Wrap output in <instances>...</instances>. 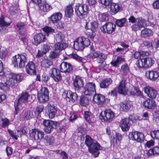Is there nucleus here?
<instances>
[{"label": "nucleus", "mask_w": 159, "mask_h": 159, "mask_svg": "<svg viewBox=\"0 0 159 159\" xmlns=\"http://www.w3.org/2000/svg\"><path fill=\"white\" fill-rule=\"evenodd\" d=\"M152 35V30L149 29L147 28L141 31L142 36L144 38L150 36Z\"/></svg>", "instance_id": "obj_44"}, {"label": "nucleus", "mask_w": 159, "mask_h": 159, "mask_svg": "<svg viewBox=\"0 0 159 159\" xmlns=\"http://www.w3.org/2000/svg\"><path fill=\"white\" fill-rule=\"evenodd\" d=\"M112 82V80L109 78L103 79L100 83V87L101 88H107L111 84Z\"/></svg>", "instance_id": "obj_32"}, {"label": "nucleus", "mask_w": 159, "mask_h": 159, "mask_svg": "<svg viewBox=\"0 0 159 159\" xmlns=\"http://www.w3.org/2000/svg\"><path fill=\"white\" fill-rule=\"evenodd\" d=\"M60 51L55 49L50 52L49 57L50 58L53 59L58 57L60 54Z\"/></svg>", "instance_id": "obj_47"}, {"label": "nucleus", "mask_w": 159, "mask_h": 159, "mask_svg": "<svg viewBox=\"0 0 159 159\" xmlns=\"http://www.w3.org/2000/svg\"><path fill=\"white\" fill-rule=\"evenodd\" d=\"M120 74L122 75H127L129 72V67L128 65L125 63L122 65L120 67Z\"/></svg>", "instance_id": "obj_33"}, {"label": "nucleus", "mask_w": 159, "mask_h": 159, "mask_svg": "<svg viewBox=\"0 0 159 159\" xmlns=\"http://www.w3.org/2000/svg\"><path fill=\"white\" fill-rule=\"evenodd\" d=\"M121 139V135L119 133H116L115 137H113L111 141V145H112L114 146H116L117 144L120 143Z\"/></svg>", "instance_id": "obj_37"}, {"label": "nucleus", "mask_w": 159, "mask_h": 159, "mask_svg": "<svg viewBox=\"0 0 159 159\" xmlns=\"http://www.w3.org/2000/svg\"><path fill=\"white\" fill-rule=\"evenodd\" d=\"M90 29L91 31L96 32L98 29V23L96 21H93L90 23Z\"/></svg>", "instance_id": "obj_52"}, {"label": "nucleus", "mask_w": 159, "mask_h": 159, "mask_svg": "<svg viewBox=\"0 0 159 159\" xmlns=\"http://www.w3.org/2000/svg\"><path fill=\"white\" fill-rule=\"evenodd\" d=\"M34 132H33L32 134H31L32 136H33V133L36 134H37V138L38 139H42L44 137V133L41 130H36V131Z\"/></svg>", "instance_id": "obj_54"}, {"label": "nucleus", "mask_w": 159, "mask_h": 159, "mask_svg": "<svg viewBox=\"0 0 159 159\" xmlns=\"http://www.w3.org/2000/svg\"><path fill=\"white\" fill-rule=\"evenodd\" d=\"M100 119L102 121L110 123L114 116V113L110 109H106L100 115Z\"/></svg>", "instance_id": "obj_8"}, {"label": "nucleus", "mask_w": 159, "mask_h": 159, "mask_svg": "<svg viewBox=\"0 0 159 159\" xmlns=\"http://www.w3.org/2000/svg\"><path fill=\"white\" fill-rule=\"evenodd\" d=\"M44 141L47 145H52L54 143V138L52 136H46L44 139Z\"/></svg>", "instance_id": "obj_42"}, {"label": "nucleus", "mask_w": 159, "mask_h": 159, "mask_svg": "<svg viewBox=\"0 0 159 159\" xmlns=\"http://www.w3.org/2000/svg\"><path fill=\"white\" fill-rule=\"evenodd\" d=\"M11 23L10 22H7L5 20L3 17L0 18V33H2L4 29H5L4 26H7L9 25Z\"/></svg>", "instance_id": "obj_40"}, {"label": "nucleus", "mask_w": 159, "mask_h": 159, "mask_svg": "<svg viewBox=\"0 0 159 159\" xmlns=\"http://www.w3.org/2000/svg\"><path fill=\"white\" fill-rule=\"evenodd\" d=\"M144 68H148L151 67L155 63V60L152 58L147 57L143 58Z\"/></svg>", "instance_id": "obj_27"}, {"label": "nucleus", "mask_w": 159, "mask_h": 159, "mask_svg": "<svg viewBox=\"0 0 159 159\" xmlns=\"http://www.w3.org/2000/svg\"><path fill=\"white\" fill-rule=\"evenodd\" d=\"M26 25V23L24 22H22L21 21H19L16 24V26L19 29H22Z\"/></svg>", "instance_id": "obj_64"}, {"label": "nucleus", "mask_w": 159, "mask_h": 159, "mask_svg": "<svg viewBox=\"0 0 159 159\" xmlns=\"http://www.w3.org/2000/svg\"><path fill=\"white\" fill-rule=\"evenodd\" d=\"M92 53V57L94 59L96 58V61L98 63H104L107 58V54L100 51H93Z\"/></svg>", "instance_id": "obj_10"}, {"label": "nucleus", "mask_w": 159, "mask_h": 159, "mask_svg": "<svg viewBox=\"0 0 159 159\" xmlns=\"http://www.w3.org/2000/svg\"><path fill=\"white\" fill-rule=\"evenodd\" d=\"M84 118L89 123L91 124L93 122V115L90 112L88 111H84Z\"/></svg>", "instance_id": "obj_36"}, {"label": "nucleus", "mask_w": 159, "mask_h": 159, "mask_svg": "<svg viewBox=\"0 0 159 159\" xmlns=\"http://www.w3.org/2000/svg\"><path fill=\"white\" fill-rule=\"evenodd\" d=\"M128 90L125 87V82L124 80H121L119 83L118 88V92L120 94L125 95L128 92Z\"/></svg>", "instance_id": "obj_25"}, {"label": "nucleus", "mask_w": 159, "mask_h": 159, "mask_svg": "<svg viewBox=\"0 0 159 159\" xmlns=\"http://www.w3.org/2000/svg\"><path fill=\"white\" fill-rule=\"evenodd\" d=\"M52 64V61L49 59H44L41 61L42 67L45 68H48Z\"/></svg>", "instance_id": "obj_39"}, {"label": "nucleus", "mask_w": 159, "mask_h": 159, "mask_svg": "<svg viewBox=\"0 0 159 159\" xmlns=\"http://www.w3.org/2000/svg\"><path fill=\"white\" fill-rule=\"evenodd\" d=\"M68 126L66 124L62 125L59 127L58 131L60 132L65 133L66 130L68 129Z\"/></svg>", "instance_id": "obj_60"}, {"label": "nucleus", "mask_w": 159, "mask_h": 159, "mask_svg": "<svg viewBox=\"0 0 159 159\" xmlns=\"http://www.w3.org/2000/svg\"><path fill=\"white\" fill-rule=\"evenodd\" d=\"M21 81L20 75L11 73L9 74V77L7 78L6 82L1 84V88L6 92L8 91L9 87H13L17 82Z\"/></svg>", "instance_id": "obj_2"}, {"label": "nucleus", "mask_w": 159, "mask_h": 159, "mask_svg": "<svg viewBox=\"0 0 159 159\" xmlns=\"http://www.w3.org/2000/svg\"><path fill=\"white\" fill-rule=\"evenodd\" d=\"M60 42H58L55 44V49L59 51L60 52L61 51L65 49L67 47V45L66 43Z\"/></svg>", "instance_id": "obj_43"}, {"label": "nucleus", "mask_w": 159, "mask_h": 159, "mask_svg": "<svg viewBox=\"0 0 159 159\" xmlns=\"http://www.w3.org/2000/svg\"><path fill=\"white\" fill-rule=\"evenodd\" d=\"M150 134L153 139H159V130H154L151 131Z\"/></svg>", "instance_id": "obj_55"}, {"label": "nucleus", "mask_w": 159, "mask_h": 159, "mask_svg": "<svg viewBox=\"0 0 159 159\" xmlns=\"http://www.w3.org/2000/svg\"><path fill=\"white\" fill-rule=\"evenodd\" d=\"M73 84L75 91L79 93L84 86V82L81 77L76 76L73 80Z\"/></svg>", "instance_id": "obj_14"}, {"label": "nucleus", "mask_w": 159, "mask_h": 159, "mask_svg": "<svg viewBox=\"0 0 159 159\" xmlns=\"http://www.w3.org/2000/svg\"><path fill=\"white\" fill-rule=\"evenodd\" d=\"M72 57L80 62H82L83 60V58L82 57L79 56L76 54H73L72 55Z\"/></svg>", "instance_id": "obj_63"}, {"label": "nucleus", "mask_w": 159, "mask_h": 159, "mask_svg": "<svg viewBox=\"0 0 159 159\" xmlns=\"http://www.w3.org/2000/svg\"><path fill=\"white\" fill-rule=\"evenodd\" d=\"M159 155V147L156 146L152 149H150L147 153V155L148 157L152 156H156Z\"/></svg>", "instance_id": "obj_34"}, {"label": "nucleus", "mask_w": 159, "mask_h": 159, "mask_svg": "<svg viewBox=\"0 0 159 159\" xmlns=\"http://www.w3.org/2000/svg\"><path fill=\"white\" fill-rule=\"evenodd\" d=\"M89 100L85 96L82 95L80 97L79 103L82 106L86 107L89 104Z\"/></svg>", "instance_id": "obj_38"}, {"label": "nucleus", "mask_w": 159, "mask_h": 159, "mask_svg": "<svg viewBox=\"0 0 159 159\" xmlns=\"http://www.w3.org/2000/svg\"><path fill=\"white\" fill-rule=\"evenodd\" d=\"M126 20V18H123L121 19L116 20L115 23L118 26L121 27L124 25Z\"/></svg>", "instance_id": "obj_51"}, {"label": "nucleus", "mask_w": 159, "mask_h": 159, "mask_svg": "<svg viewBox=\"0 0 159 159\" xmlns=\"http://www.w3.org/2000/svg\"><path fill=\"white\" fill-rule=\"evenodd\" d=\"M74 9L75 15L80 19L86 18L89 11V6L86 4L77 3Z\"/></svg>", "instance_id": "obj_3"}, {"label": "nucleus", "mask_w": 159, "mask_h": 159, "mask_svg": "<svg viewBox=\"0 0 159 159\" xmlns=\"http://www.w3.org/2000/svg\"><path fill=\"white\" fill-rule=\"evenodd\" d=\"M46 107L48 113V116L50 119L54 118L57 112V107L54 105L51 104L49 102L48 103Z\"/></svg>", "instance_id": "obj_16"}, {"label": "nucleus", "mask_w": 159, "mask_h": 159, "mask_svg": "<svg viewBox=\"0 0 159 159\" xmlns=\"http://www.w3.org/2000/svg\"><path fill=\"white\" fill-rule=\"evenodd\" d=\"M108 16L107 13H100L99 14L98 19L102 22L106 21L108 19Z\"/></svg>", "instance_id": "obj_45"}, {"label": "nucleus", "mask_w": 159, "mask_h": 159, "mask_svg": "<svg viewBox=\"0 0 159 159\" xmlns=\"http://www.w3.org/2000/svg\"><path fill=\"white\" fill-rule=\"evenodd\" d=\"M128 137L129 139L136 141L140 143L142 142L144 139V135L143 133L136 131H132L130 132Z\"/></svg>", "instance_id": "obj_12"}, {"label": "nucleus", "mask_w": 159, "mask_h": 159, "mask_svg": "<svg viewBox=\"0 0 159 159\" xmlns=\"http://www.w3.org/2000/svg\"><path fill=\"white\" fill-rule=\"evenodd\" d=\"M44 109V106L42 105H38L35 108V113L37 116L43 111Z\"/></svg>", "instance_id": "obj_53"}, {"label": "nucleus", "mask_w": 159, "mask_h": 159, "mask_svg": "<svg viewBox=\"0 0 159 159\" xmlns=\"http://www.w3.org/2000/svg\"><path fill=\"white\" fill-rule=\"evenodd\" d=\"M125 62V59L122 56H118L115 61H112L110 64L113 67H117L120 64Z\"/></svg>", "instance_id": "obj_30"}, {"label": "nucleus", "mask_w": 159, "mask_h": 159, "mask_svg": "<svg viewBox=\"0 0 159 159\" xmlns=\"http://www.w3.org/2000/svg\"><path fill=\"white\" fill-rule=\"evenodd\" d=\"M133 90L129 92V95L131 96H139L140 95L141 91L138 87H134Z\"/></svg>", "instance_id": "obj_48"}, {"label": "nucleus", "mask_w": 159, "mask_h": 159, "mask_svg": "<svg viewBox=\"0 0 159 159\" xmlns=\"http://www.w3.org/2000/svg\"><path fill=\"white\" fill-rule=\"evenodd\" d=\"M38 6L40 10L43 11L44 12H48L52 9L51 6L46 2H44L41 4H39Z\"/></svg>", "instance_id": "obj_35"}, {"label": "nucleus", "mask_w": 159, "mask_h": 159, "mask_svg": "<svg viewBox=\"0 0 159 159\" xmlns=\"http://www.w3.org/2000/svg\"><path fill=\"white\" fill-rule=\"evenodd\" d=\"M29 96L28 93L27 92L22 93L18 99L17 102H18V104L27 103Z\"/></svg>", "instance_id": "obj_31"}, {"label": "nucleus", "mask_w": 159, "mask_h": 159, "mask_svg": "<svg viewBox=\"0 0 159 159\" xmlns=\"http://www.w3.org/2000/svg\"><path fill=\"white\" fill-rule=\"evenodd\" d=\"M83 92L86 95L94 94L96 93L95 85L94 83H87L84 87Z\"/></svg>", "instance_id": "obj_15"}, {"label": "nucleus", "mask_w": 159, "mask_h": 159, "mask_svg": "<svg viewBox=\"0 0 159 159\" xmlns=\"http://www.w3.org/2000/svg\"><path fill=\"white\" fill-rule=\"evenodd\" d=\"M62 17V14L60 12L53 13L48 18V20L50 23H57L60 21Z\"/></svg>", "instance_id": "obj_20"}, {"label": "nucleus", "mask_w": 159, "mask_h": 159, "mask_svg": "<svg viewBox=\"0 0 159 159\" xmlns=\"http://www.w3.org/2000/svg\"><path fill=\"white\" fill-rule=\"evenodd\" d=\"M73 4L71 3L66 6L65 9V16L67 18H70L73 15V8L72 7Z\"/></svg>", "instance_id": "obj_29"}, {"label": "nucleus", "mask_w": 159, "mask_h": 159, "mask_svg": "<svg viewBox=\"0 0 159 159\" xmlns=\"http://www.w3.org/2000/svg\"><path fill=\"white\" fill-rule=\"evenodd\" d=\"M144 91L148 97L152 98L156 97L157 94V91L152 87L147 86L144 88Z\"/></svg>", "instance_id": "obj_18"}, {"label": "nucleus", "mask_w": 159, "mask_h": 159, "mask_svg": "<svg viewBox=\"0 0 159 159\" xmlns=\"http://www.w3.org/2000/svg\"><path fill=\"white\" fill-rule=\"evenodd\" d=\"M130 101H127L121 103L120 107L123 111L127 112L129 110L130 108Z\"/></svg>", "instance_id": "obj_41"}, {"label": "nucleus", "mask_w": 159, "mask_h": 159, "mask_svg": "<svg viewBox=\"0 0 159 159\" xmlns=\"http://www.w3.org/2000/svg\"><path fill=\"white\" fill-rule=\"evenodd\" d=\"M85 143L88 147L89 151L95 157L98 156L100 152H99L102 148V147L98 142L93 143V140L89 135H86Z\"/></svg>", "instance_id": "obj_1"}, {"label": "nucleus", "mask_w": 159, "mask_h": 159, "mask_svg": "<svg viewBox=\"0 0 159 159\" xmlns=\"http://www.w3.org/2000/svg\"><path fill=\"white\" fill-rule=\"evenodd\" d=\"M136 65L139 68H144L143 59L138 60L136 62Z\"/></svg>", "instance_id": "obj_61"}, {"label": "nucleus", "mask_w": 159, "mask_h": 159, "mask_svg": "<svg viewBox=\"0 0 159 159\" xmlns=\"http://www.w3.org/2000/svg\"><path fill=\"white\" fill-rule=\"evenodd\" d=\"M145 76L150 80H155L158 77L159 73L156 71L148 70L146 72Z\"/></svg>", "instance_id": "obj_28"}, {"label": "nucleus", "mask_w": 159, "mask_h": 159, "mask_svg": "<svg viewBox=\"0 0 159 159\" xmlns=\"http://www.w3.org/2000/svg\"><path fill=\"white\" fill-rule=\"evenodd\" d=\"M43 123L44 126V131L48 134L51 133L53 129H56L59 124L58 122L49 120H44Z\"/></svg>", "instance_id": "obj_7"}, {"label": "nucleus", "mask_w": 159, "mask_h": 159, "mask_svg": "<svg viewBox=\"0 0 159 159\" xmlns=\"http://www.w3.org/2000/svg\"><path fill=\"white\" fill-rule=\"evenodd\" d=\"M43 30L48 36L55 32V30L52 28L48 26H45L42 28Z\"/></svg>", "instance_id": "obj_49"}, {"label": "nucleus", "mask_w": 159, "mask_h": 159, "mask_svg": "<svg viewBox=\"0 0 159 159\" xmlns=\"http://www.w3.org/2000/svg\"><path fill=\"white\" fill-rule=\"evenodd\" d=\"M50 49V46L47 44H44L42 50L45 53Z\"/></svg>", "instance_id": "obj_62"}, {"label": "nucleus", "mask_w": 159, "mask_h": 159, "mask_svg": "<svg viewBox=\"0 0 159 159\" xmlns=\"http://www.w3.org/2000/svg\"><path fill=\"white\" fill-rule=\"evenodd\" d=\"M115 25L111 22H106L100 27L101 31L104 34H111L115 31Z\"/></svg>", "instance_id": "obj_9"}, {"label": "nucleus", "mask_w": 159, "mask_h": 159, "mask_svg": "<svg viewBox=\"0 0 159 159\" xmlns=\"http://www.w3.org/2000/svg\"><path fill=\"white\" fill-rule=\"evenodd\" d=\"M34 44L36 45L44 42L46 40L45 34L42 33L36 34L34 37Z\"/></svg>", "instance_id": "obj_21"}, {"label": "nucleus", "mask_w": 159, "mask_h": 159, "mask_svg": "<svg viewBox=\"0 0 159 159\" xmlns=\"http://www.w3.org/2000/svg\"><path fill=\"white\" fill-rule=\"evenodd\" d=\"M99 2L106 6H110L112 3L111 0H99Z\"/></svg>", "instance_id": "obj_59"}, {"label": "nucleus", "mask_w": 159, "mask_h": 159, "mask_svg": "<svg viewBox=\"0 0 159 159\" xmlns=\"http://www.w3.org/2000/svg\"><path fill=\"white\" fill-rule=\"evenodd\" d=\"M143 105L148 109H154L155 108L156 103L155 101L153 99L148 98L143 103Z\"/></svg>", "instance_id": "obj_24"}, {"label": "nucleus", "mask_w": 159, "mask_h": 159, "mask_svg": "<svg viewBox=\"0 0 159 159\" xmlns=\"http://www.w3.org/2000/svg\"><path fill=\"white\" fill-rule=\"evenodd\" d=\"M60 71L64 73H70L73 70L72 65L70 63L63 62L60 65Z\"/></svg>", "instance_id": "obj_19"}, {"label": "nucleus", "mask_w": 159, "mask_h": 159, "mask_svg": "<svg viewBox=\"0 0 159 159\" xmlns=\"http://www.w3.org/2000/svg\"><path fill=\"white\" fill-rule=\"evenodd\" d=\"M78 96L75 93L72 92L70 102L74 103L78 99Z\"/></svg>", "instance_id": "obj_56"}, {"label": "nucleus", "mask_w": 159, "mask_h": 159, "mask_svg": "<svg viewBox=\"0 0 159 159\" xmlns=\"http://www.w3.org/2000/svg\"><path fill=\"white\" fill-rule=\"evenodd\" d=\"M51 77L56 81L58 82L61 79L59 70L56 68H52L51 70Z\"/></svg>", "instance_id": "obj_22"}, {"label": "nucleus", "mask_w": 159, "mask_h": 159, "mask_svg": "<svg viewBox=\"0 0 159 159\" xmlns=\"http://www.w3.org/2000/svg\"><path fill=\"white\" fill-rule=\"evenodd\" d=\"M33 117V112L30 110H28L24 114V118L25 120H27L32 118Z\"/></svg>", "instance_id": "obj_50"}, {"label": "nucleus", "mask_w": 159, "mask_h": 159, "mask_svg": "<svg viewBox=\"0 0 159 159\" xmlns=\"http://www.w3.org/2000/svg\"><path fill=\"white\" fill-rule=\"evenodd\" d=\"M90 42L89 39L83 37H78L74 41V48L78 50H81L90 44Z\"/></svg>", "instance_id": "obj_5"}, {"label": "nucleus", "mask_w": 159, "mask_h": 159, "mask_svg": "<svg viewBox=\"0 0 159 159\" xmlns=\"http://www.w3.org/2000/svg\"><path fill=\"white\" fill-rule=\"evenodd\" d=\"M1 120L2 121V127L3 128L7 127L10 124V121L7 118L2 119Z\"/></svg>", "instance_id": "obj_57"}, {"label": "nucleus", "mask_w": 159, "mask_h": 159, "mask_svg": "<svg viewBox=\"0 0 159 159\" xmlns=\"http://www.w3.org/2000/svg\"><path fill=\"white\" fill-rule=\"evenodd\" d=\"M133 116L130 115L128 118H124L121 120L120 127L123 132H125L129 130L131 125V122L133 121Z\"/></svg>", "instance_id": "obj_13"}, {"label": "nucleus", "mask_w": 159, "mask_h": 159, "mask_svg": "<svg viewBox=\"0 0 159 159\" xmlns=\"http://www.w3.org/2000/svg\"><path fill=\"white\" fill-rule=\"evenodd\" d=\"M121 6L117 3H112L110 5V12L112 15H114L121 10Z\"/></svg>", "instance_id": "obj_26"}, {"label": "nucleus", "mask_w": 159, "mask_h": 159, "mask_svg": "<svg viewBox=\"0 0 159 159\" xmlns=\"http://www.w3.org/2000/svg\"><path fill=\"white\" fill-rule=\"evenodd\" d=\"M40 92L38 94V98L40 102H44L49 100V91L48 89L46 87H42Z\"/></svg>", "instance_id": "obj_11"}, {"label": "nucleus", "mask_w": 159, "mask_h": 159, "mask_svg": "<svg viewBox=\"0 0 159 159\" xmlns=\"http://www.w3.org/2000/svg\"><path fill=\"white\" fill-rule=\"evenodd\" d=\"M129 22L133 25L131 26L132 30L136 31L143 27L144 20L141 17L136 19L133 16H131L128 19Z\"/></svg>", "instance_id": "obj_6"}, {"label": "nucleus", "mask_w": 159, "mask_h": 159, "mask_svg": "<svg viewBox=\"0 0 159 159\" xmlns=\"http://www.w3.org/2000/svg\"><path fill=\"white\" fill-rule=\"evenodd\" d=\"M71 94L72 92L70 90H65L63 93L62 95L64 98L66 99L67 101L70 102Z\"/></svg>", "instance_id": "obj_46"}, {"label": "nucleus", "mask_w": 159, "mask_h": 159, "mask_svg": "<svg viewBox=\"0 0 159 159\" xmlns=\"http://www.w3.org/2000/svg\"><path fill=\"white\" fill-rule=\"evenodd\" d=\"M64 36L63 34L61 32H58L57 34L55 36V39L58 42H61L63 39Z\"/></svg>", "instance_id": "obj_58"}, {"label": "nucleus", "mask_w": 159, "mask_h": 159, "mask_svg": "<svg viewBox=\"0 0 159 159\" xmlns=\"http://www.w3.org/2000/svg\"><path fill=\"white\" fill-rule=\"evenodd\" d=\"M94 94L93 99V101L98 105L103 104L105 100V96L101 94Z\"/></svg>", "instance_id": "obj_23"}, {"label": "nucleus", "mask_w": 159, "mask_h": 159, "mask_svg": "<svg viewBox=\"0 0 159 159\" xmlns=\"http://www.w3.org/2000/svg\"><path fill=\"white\" fill-rule=\"evenodd\" d=\"M26 55L18 54L13 56L11 59V64L13 67L17 69H21L25 66L27 61Z\"/></svg>", "instance_id": "obj_4"}, {"label": "nucleus", "mask_w": 159, "mask_h": 159, "mask_svg": "<svg viewBox=\"0 0 159 159\" xmlns=\"http://www.w3.org/2000/svg\"><path fill=\"white\" fill-rule=\"evenodd\" d=\"M25 69L27 73L31 75H36V69L34 63L30 61L28 62L25 66Z\"/></svg>", "instance_id": "obj_17"}]
</instances>
